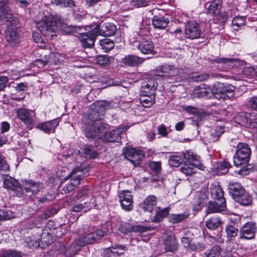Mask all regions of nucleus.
<instances>
[{
	"instance_id": "6",
	"label": "nucleus",
	"mask_w": 257,
	"mask_h": 257,
	"mask_svg": "<svg viewBox=\"0 0 257 257\" xmlns=\"http://www.w3.org/2000/svg\"><path fill=\"white\" fill-rule=\"evenodd\" d=\"M88 171L87 169L82 167L74 168L70 174L72 182H69L64 185L62 191L64 193H68L74 190L76 186L79 184L80 180L84 177V174Z\"/></svg>"
},
{
	"instance_id": "55",
	"label": "nucleus",
	"mask_w": 257,
	"mask_h": 257,
	"mask_svg": "<svg viewBox=\"0 0 257 257\" xmlns=\"http://www.w3.org/2000/svg\"><path fill=\"white\" fill-rule=\"evenodd\" d=\"M221 250V248L220 246L216 245L212 247L208 253L206 254L208 257H219Z\"/></svg>"
},
{
	"instance_id": "42",
	"label": "nucleus",
	"mask_w": 257,
	"mask_h": 257,
	"mask_svg": "<svg viewBox=\"0 0 257 257\" xmlns=\"http://www.w3.org/2000/svg\"><path fill=\"white\" fill-rule=\"evenodd\" d=\"M108 251L114 254H116L117 255H122L124 251L127 249L126 246L120 244H114L112 245L110 248H107Z\"/></svg>"
},
{
	"instance_id": "1",
	"label": "nucleus",
	"mask_w": 257,
	"mask_h": 257,
	"mask_svg": "<svg viewBox=\"0 0 257 257\" xmlns=\"http://www.w3.org/2000/svg\"><path fill=\"white\" fill-rule=\"evenodd\" d=\"M1 17L7 25L5 31L7 42L12 46H16L19 43L18 19L14 17L8 3H2L0 6Z\"/></svg>"
},
{
	"instance_id": "26",
	"label": "nucleus",
	"mask_w": 257,
	"mask_h": 257,
	"mask_svg": "<svg viewBox=\"0 0 257 257\" xmlns=\"http://www.w3.org/2000/svg\"><path fill=\"white\" fill-rule=\"evenodd\" d=\"M138 48L144 54H153L155 51L153 42L145 39H143L141 41H139Z\"/></svg>"
},
{
	"instance_id": "40",
	"label": "nucleus",
	"mask_w": 257,
	"mask_h": 257,
	"mask_svg": "<svg viewBox=\"0 0 257 257\" xmlns=\"http://www.w3.org/2000/svg\"><path fill=\"white\" fill-rule=\"evenodd\" d=\"M183 161L182 155L176 154L170 156L168 163L171 166L177 167L179 166Z\"/></svg>"
},
{
	"instance_id": "33",
	"label": "nucleus",
	"mask_w": 257,
	"mask_h": 257,
	"mask_svg": "<svg viewBox=\"0 0 257 257\" xmlns=\"http://www.w3.org/2000/svg\"><path fill=\"white\" fill-rule=\"evenodd\" d=\"M210 192L212 197L215 200H226L224 197V192L222 189L221 186L217 185H212L210 189Z\"/></svg>"
},
{
	"instance_id": "52",
	"label": "nucleus",
	"mask_w": 257,
	"mask_h": 257,
	"mask_svg": "<svg viewBox=\"0 0 257 257\" xmlns=\"http://www.w3.org/2000/svg\"><path fill=\"white\" fill-rule=\"evenodd\" d=\"M183 109L189 113L197 114V115L194 117V118L196 117L197 118H199L200 119H202L201 116L200 115L202 112L201 109L191 105L184 106Z\"/></svg>"
},
{
	"instance_id": "10",
	"label": "nucleus",
	"mask_w": 257,
	"mask_h": 257,
	"mask_svg": "<svg viewBox=\"0 0 257 257\" xmlns=\"http://www.w3.org/2000/svg\"><path fill=\"white\" fill-rule=\"evenodd\" d=\"M105 108L102 104L97 105L94 109L90 110L89 113L87 116L82 118V125L84 123L90 122V123L97 122L98 120L101 119L104 114Z\"/></svg>"
},
{
	"instance_id": "49",
	"label": "nucleus",
	"mask_w": 257,
	"mask_h": 257,
	"mask_svg": "<svg viewBox=\"0 0 257 257\" xmlns=\"http://www.w3.org/2000/svg\"><path fill=\"white\" fill-rule=\"evenodd\" d=\"M211 93V89L209 88L200 87L199 90H196L195 97L198 98H208Z\"/></svg>"
},
{
	"instance_id": "17",
	"label": "nucleus",
	"mask_w": 257,
	"mask_h": 257,
	"mask_svg": "<svg viewBox=\"0 0 257 257\" xmlns=\"http://www.w3.org/2000/svg\"><path fill=\"white\" fill-rule=\"evenodd\" d=\"M182 155L184 163L192 164L195 167L203 170L204 167L201 163L200 157L190 150H187Z\"/></svg>"
},
{
	"instance_id": "57",
	"label": "nucleus",
	"mask_w": 257,
	"mask_h": 257,
	"mask_svg": "<svg viewBox=\"0 0 257 257\" xmlns=\"http://www.w3.org/2000/svg\"><path fill=\"white\" fill-rule=\"evenodd\" d=\"M248 118L249 125L248 127H257V113L255 112L249 113Z\"/></svg>"
},
{
	"instance_id": "39",
	"label": "nucleus",
	"mask_w": 257,
	"mask_h": 257,
	"mask_svg": "<svg viewBox=\"0 0 257 257\" xmlns=\"http://www.w3.org/2000/svg\"><path fill=\"white\" fill-rule=\"evenodd\" d=\"M40 238L29 236L24 241V245L30 248H37L40 246Z\"/></svg>"
},
{
	"instance_id": "56",
	"label": "nucleus",
	"mask_w": 257,
	"mask_h": 257,
	"mask_svg": "<svg viewBox=\"0 0 257 257\" xmlns=\"http://www.w3.org/2000/svg\"><path fill=\"white\" fill-rule=\"evenodd\" d=\"M247 106L248 108L256 110L257 109V95L253 96L249 98L247 101Z\"/></svg>"
},
{
	"instance_id": "20",
	"label": "nucleus",
	"mask_w": 257,
	"mask_h": 257,
	"mask_svg": "<svg viewBox=\"0 0 257 257\" xmlns=\"http://www.w3.org/2000/svg\"><path fill=\"white\" fill-rule=\"evenodd\" d=\"M164 249L167 252H174L178 249L179 243L174 234L168 235L163 242Z\"/></svg>"
},
{
	"instance_id": "61",
	"label": "nucleus",
	"mask_w": 257,
	"mask_h": 257,
	"mask_svg": "<svg viewBox=\"0 0 257 257\" xmlns=\"http://www.w3.org/2000/svg\"><path fill=\"white\" fill-rule=\"evenodd\" d=\"M32 36L34 41L37 43L40 44V47H42L43 45V39L40 34L37 32H33Z\"/></svg>"
},
{
	"instance_id": "34",
	"label": "nucleus",
	"mask_w": 257,
	"mask_h": 257,
	"mask_svg": "<svg viewBox=\"0 0 257 257\" xmlns=\"http://www.w3.org/2000/svg\"><path fill=\"white\" fill-rule=\"evenodd\" d=\"M249 113H245L244 112H240L237 114L235 117V121L241 126L248 127L249 125Z\"/></svg>"
},
{
	"instance_id": "7",
	"label": "nucleus",
	"mask_w": 257,
	"mask_h": 257,
	"mask_svg": "<svg viewBox=\"0 0 257 257\" xmlns=\"http://www.w3.org/2000/svg\"><path fill=\"white\" fill-rule=\"evenodd\" d=\"M157 76H161L169 83H171L170 79L176 80L178 75V69L173 66L164 64L157 67L156 69Z\"/></svg>"
},
{
	"instance_id": "21",
	"label": "nucleus",
	"mask_w": 257,
	"mask_h": 257,
	"mask_svg": "<svg viewBox=\"0 0 257 257\" xmlns=\"http://www.w3.org/2000/svg\"><path fill=\"white\" fill-rule=\"evenodd\" d=\"M59 118H57L51 120L40 123L37 127L47 134L54 133L56 128L59 125Z\"/></svg>"
},
{
	"instance_id": "62",
	"label": "nucleus",
	"mask_w": 257,
	"mask_h": 257,
	"mask_svg": "<svg viewBox=\"0 0 257 257\" xmlns=\"http://www.w3.org/2000/svg\"><path fill=\"white\" fill-rule=\"evenodd\" d=\"M210 77V75L206 73L202 74L199 75L195 76L193 77L194 81H203L207 80Z\"/></svg>"
},
{
	"instance_id": "53",
	"label": "nucleus",
	"mask_w": 257,
	"mask_h": 257,
	"mask_svg": "<svg viewBox=\"0 0 257 257\" xmlns=\"http://www.w3.org/2000/svg\"><path fill=\"white\" fill-rule=\"evenodd\" d=\"M110 57L107 55H99L96 59V63L99 65L107 66L110 64Z\"/></svg>"
},
{
	"instance_id": "8",
	"label": "nucleus",
	"mask_w": 257,
	"mask_h": 257,
	"mask_svg": "<svg viewBox=\"0 0 257 257\" xmlns=\"http://www.w3.org/2000/svg\"><path fill=\"white\" fill-rule=\"evenodd\" d=\"M106 234V232L101 229L92 232L85 236L80 237L76 241V245L80 247L88 244H92L96 242Z\"/></svg>"
},
{
	"instance_id": "5",
	"label": "nucleus",
	"mask_w": 257,
	"mask_h": 257,
	"mask_svg": "<svg viewBox=\"0 0 257 257\" xmlns=\"http://www.w3.org/2000/svg\"><path fill=\"white\" fill-rule=\"evenodd\" d=\"M235 89L236 87L232 85L216 82L211 89V94L219 100H225L233 95Z\"/></svg>"
},
{
	"instance_id": "4",
	"label": "nucleus",
	"mask_w": 257,
	"mask_h": 257,
	"mask_svg": "<svg viewBox=\"0 0 257 257\" xmlns=\"http://www.w3.org/2000/svg\"><path fill=\"white\" fill-rule=\"evenodd\" d=\"M36 26L42 35L52 39L56 36L57 23L51 16H45L36 23Z\"/></svg>"
},
{
	"instance_id": "23",
	"label": "nucleus",
	"mask_w": 257,
	"mask_h": 257,
	"mask_svg": "<svg viewBox=\"0 0 257 257\" xmlns=\"http://www.w3.org/2000/svg\"><path fill=\"white\" fill-rule=\"evenodd\" d=\"M225 232L227 241H232L235 237L239 235V229L238 228L237 224L234 222H230L226 226Z\"/></svg>"
},
{
	"instance_id": "38",
	"label": "nucleus",
	"mask_w": 257,
	"mask_h": 257,
	"mask_svg": "<svg viewBox=\"0 0 257 257\" xmlns=\"http://www.w3.org/2000/svg\"><path fill=\"white\" fill-rule=\"evenodd\" d=\"M222 4V0H213L207 9V12L211 15H214L220 10Z\"/></svg>"
},
{
	"instance_id": "12",
	"label": "nucleus",
	"mask_w": 257,
	"mask_h": 257,
	"mask_svg": "<svg viewBox=\"0 0 257 257\" xmlns=\"http://www.w3.org/2000/svg\"><path fill=\"white\" fill-rule=\"evenodd\" d=\"M22 185L27 195L31 196L37 194L43 188V184L40 182H36L33 180H22Z\"/></svg>"
},
{
	"instance_id": "16",
	"label": "nucleus",
	"mask_w": 257,
	"mask_h": 257,
	"mask_svg": "<svg viewBox=\"0 0 257 257\" xmlns=\"http://www.w3.org/2000/svg\"><path fill=\"white\" fill-rule=\"evenodd\" d=\"M96 32L93 28L88 32L80 34L79 38L84 48H92L94 46L96 38L98 36Z\"/></svg>"
},
{
	"instance_id": "28",
	"label": "nucleus",
	"mask_w": 257,
	"mask_h": 257,
	"mask_svg": "<svg viewBox=\"0 0 257 257\" xmlns=\"http://www.w3.org/2000/svg\"><path fill=\"white\" fill-rule=\"evenodd\" d=\"M144 60L145 59L136 55H128L125 56V57L121 59V62L124 65L129 67H136L141 64Z\"/></svg>"
},
{
	"instance_id": "13",
	"label": "nucleus",
	"mask_w": 257,
	"mask_h": 257,
	"mask_svg": "<svg viewBox=\"0 0 257 257\" xmlns=\"http://www.w3.org/2000/svg\"><path fill=\"white\" fill-rule=\"evenodd\" d=\"M94 29L96 31L98 36L101 35L104 37L113 36L116 31L115 25L109 22L101 23Z\"/></svg>"
},
{
	"instance_id": "15",
	"label": "nucleus",
	"mask_w": 257,
	"mask_h": 257,
	"mask_svg": "<svg viewBox=\"0 0 257 257\" xmlns=\"http://www.w3.org/2000/svg\"><path fill=\"white\" fill-rule=\"evenodd\" d=\"M128 128L129 126L126 125L116 128L115 130L110 132L107 131L102 140L107 142H118L120 140V135L125 133Z\"/></svg>"
},
{
	"instance_id": "14",
	"label": "nucleus",
	"mask_w": 257,
	"mask_h": 257,
	"mask_svg": "<svg viewBox=\"0 0 257 257\" xmlns=\"http://www.w3.org/2000/svg\"><path fill=\"white\" fill-rule=\"evenodd\" d=\"M3 184L5 188L13 191L18 197H21L23 196V189L22 187L14 178L9 176H6L4 178Z\"/></svg>"
},
{
	"instance_id": "18",
	"label": "nucleus",
	"mask_w": 257,
	"mask_h": 257,
	"mask_svg": "<svg viewBox=\"0 0 257 257\" xmlns=\"http://www.w3.org/2000/svg\"><path fill=\"white\" fill-rule=\"evenodd\" d=\"M119 199L122 208L126 211H130L133 208V195L128 190H123L119 194Z\"/></svg>"
},
{
	"instance_id": "50",
	"label": "nucleus",
	"mask_w": 257,
	"mask_h": 257,
	"mask_svg": "<svg viewBox=\"0 0 257 257\" xmlns=\"http://www.w3.org/2000/svg\"><path fill=\"white\" fill-rule=\"evenodd\" d=\"M82 151L85 155L86 158L89 159H94L96 158L98 155L94 148L90 146H86L82 149Z\"/></svg>"
},
{
	"instance_id": "36",
	"label": "nucleus",
	"mask_w": 257,
	"mask_h": 257,
	"mask_svg": "<svg viewBox=\"0 0 257 257\" xmlns=\"http://www.w3.org/2000/svg\"><path fill=\"white\" fill-rule=\"evenodd\" d=\"M189 215V214L185 212L180 214H172L168 216V219L173 223H177L186 219Z\"/></svg>"
},
{
	"instance_id": "60",
	"label": "nucleus",
	"mask_w": 257,
	"mask_h": 257,
	"mask_svg": "<svg viewBox=\"0 0 257 257\" xmlns=\"http://www.w3.org/2000/svg\"><path fill=\"white\" fill-rule=\"evenodd\" d=\"M243 73L245 75L249 77H254L255 75L254 67H247L243 69Z\"/></svg>"
},
{
	"instance_id": "45",
	"label": "nucleus",
	"mask_w": 257,
	"mask_h": 257,
	"mask_svg": "<svg viewBox=\"0 0 257 257\" xmlns=\"http://www.w3.org/2000/svg\"><path fill=\"white\" fill-rule=\"evenodd\" d=\"M101 49L105 52H108L112 49L114 46L113 41L109 39H104L99 41Z\"/></svg>"
},
{
	"instance_id": "64",
	"label": "nucleus",
	"mask_w": 257,
	"mask_h": 257,
	"mask_svg": "<svg viewBox=\"0 0 257 257\" xmlns=\"http://www.w3.org/2000/svg\"><path fill=\"white\" fill-rule=\"evenodd\" d=\"M158 131L159 134L164 137H167L168 134L167 128L164 124H161L158 126Z\"/></svg>"
},
{
	"instance_id": "32",
	"label": "nucleus",
	"mask_w": 257,
	"mask_h": 257,
	"mask_svg": "<svg viewBox=\"0 0 257 257\" xmlns=\"http://www.w3.org/2000/svg\"><path fill=\"white\" fill-rule=\"evenodd\" d=\"M156 203L157 198L155 196H149L144 201L142 208L145 211L151 212L156 206Z\"/></svg>"
},
{
	"instance_id": "54",
	"label": "nucleus",
	"mask_w": 257,
	"mask_h": 257,
	"mask_svg": "<svg viewBox=\"0 0 257 257\" xmlns=\"http://www.w3.org/2000/svg\"><path fill=\"white\" fill-rule=\"evenodd\" d=\"M14 215V212L10 210L7 209H0V221L10 219L13 218Z\"/></svg>"
},
{
	"instance_id": "58",
	"label": "nucleus",
	"mask_w": 257,
	"mask_h": 257,
	"mask_svg": "<svg viewBox=\"0 0 257 257\" xmlns=\"http://www.w3.org/2000/svg\"><path fill=\"white\" fill-rule=\"evenodd\" d=\"M149 166L151 169L156 173L160 172L161 170V163L160 162H151Z\"/></svg>"
},
{
	"instance_id": "9",
	"label": "nucleus",
	"mask_w": 257,
	"mask_h": 257,
	"mask_svg": "<svg viewBox=\"0 0 257 257\" xmlns=\"http://www.w3.org/2000/svg\"><path fill=\"white\" fill-rule=\"evenodd\" d=\"M256 230L255 224L252 222H248L240 227L238 239L240 240L252 239L254 238Z\"/></svg>"
},
{
	"instance_id": "19",
	"label": "nucleus",
	"mask_w": 257,
	"mask_h": 257,
	"mask_svg": "<svg viewBox=\"0 0 257 257\" xmlns=\"http://www.w3.org/2000/svg\"><path fill=\"white\" fill-rule=\"evenodd\" d=\"M201 31L197 23L194 21L189 22L185 27V34L191 39H197L200 37Z\"/></svg>"
},
{
	"instance_id": "25",
	"label": "nucleus",
	"mask_w": 257,
	"mask_h": 257,
	"mask_svg": "<svg viewBox=\"0 0 257 257\" xmlns=\"http://www.w3.org/2000/svg\"><path fill=\"white\" fill-rule=\"evenodd\" d=\"M228 193L235 200L240 195L244 193V188L237 182H230L228 185Z\"/></svg>"
},
{
	"instance_id": "41",
	"label": "nucleus",
	"mask_w": 257,
	"mask_h": 257,
	"mask_svg": "<svg viewBox=\"0 0 257 257\" xmlns=\"http://www.w3.org/2000/svg\"><path fill=\"white\" fill-rule=\"evenodd\" d=\"M224 127L222 126H217L214 130L211 132L209 141L210 142H217L220 137L224 133Z\"/></svg>"
},
{
	"instance_id": "2",
	"label": "nucleus",
	"mask_w": 257,
	"mask_h": 257,
	"mask_svg": "<svg viewBox=\"0 0 257 257\" xmlns=\"http://www.w3.org/2000/svg\"><path fill=\"white\" fill-rule=\"evenodd\" d=\"M251 154L249 146L245 143H239L236 147L235 154L233 158L234 164L236 167H241L237 174L246 176L249 174L251 168L248 164Z\"/></svg>"
},
{
	"instance_id": "51",
	"label": "nucleus",
	"mask_w": 257,
	"mask_h": 257,
	"mask_svg": "<svg viewBox=\"0 0 257 257\" xmlns=\"http://www.w3.org/2000/svg\"><path fill=\"white\" fill-rule=\"evenodd\" d=\"M91 207V203L89 202H85L76 204L73 206L72 211L73 212H79L85 209L84 212H86L87 209Z\"/></svg>"
},
{
	"instance_id": "29",
	"label": "nucleus",
	"mask_w": 257,
	"mask_h": 257,
	"mask_svg": "<svg viewBox=\"0 0 257 257\" xmlns=\"http://www.w3.org/2000/svg\"><path fill=\"white\" fill-rule=\"evenodd\" d=\"M158 83L155 78H147L142 84V89L143 93L155 92L158 87Z\"/></svg>"
},
{
	"instance_id": "59",
	"label": "nucleus",
	"mask_w": 257,
	"mask_h": 257,
	"mask_svg": "<svg viewBox=\"0 0 257 257\" xmlns=\"http://www.w3.org/2000/svg\"><path fill=\"white\" fill-rule=\"evenodd\" d=\"M205 196V194L203 193H199V195L198 196L197 199L195 202V204L197 205V209H199L203 205Z\"/></svg>"
},
{
	"instance_id": "27",
	"label": "nucleus",
	"mask_w": 257,
	"mask_h": 257,
	"mask_svg": "<svg viewBox=\"0 0 257 257\" xmlns=\"http://www.w3.org/2000/svg\"><path fill=\"white\" fill-rule=\"evenodd\" d=\"M19 118L26 125H31L34 121L33 116L30 112L24 108H19L17 110Z\"/></svg>"
},
{
	"instance_id": "24",
	"label": "nucleus",
	"mask_w": 257,
	"mask_h": 257,
	"mask_svg": "<svg viewBox=\"0 0 257 257\" xmlns=\"http://www.w3.org/2000/svg\"><path fill=\"white\" fill-rule=\"evenodd\" d=\"M149 230V227L143 225H131L130 224H121L119 227V230L122 233L134 232L143 233Z\"/></svg>"
},
{
	"instance_id": "46",
	"label": "nucleus",
	"mask_w": 257,
	"mask_h": 257,
	"mask_svg": "<svg viewBox=\"0 0 257 257\" xmlns=\"http://www.w3.org/2000/svg\"><path fill=\"white\" fill-rule=\"evenodd\" d=\"M195 167V165L192 164L185 163L180 168V171L187 176L191 175L196 172Z\"/></svg>"
},
{
	"instance_id": "47",
	"label": "nucleus",
	"mask_w": 257,
	"mask_h": 257,
	"mask_svg": "<svg viewBox=\"0 0 257 257\" xmlns=\"http://www.w3.org/2000/svg\"><path fill=\"white\" fill-rule=\"evenodd\" d=\"M54 55L53 53H50L48 55H46L42 59L36 60L34 62L35 65L39 68L43 67L48 63L51 57Z\"/></svg>"
},
{
	"instance_id": "22",
	"label": "nucleus",
	"mask_w": 257,
	"mask_h": 257,
	"mask_svg": "<svg viewBox=\"0 0 257 257\" xmlns=\"http://www.w3.org/2000/svg\"><path fill=\"white\" fill-rule=\"evenodd\" d=\"M226 208V200H216L214 201H209L208 203L206 213L207 214L219 212L224 210Z\"/></svg>"
},
{
	"instance_id": "43",
	"label": "nucleus",
	"mask_w": 257,
	"mask_h": 257,
	"mask_svg": "<svg viewBox=\"0 0 257 257\" xmlns=\"http://www.w3.org/2000/svg\"><path fill=\"white\" fill-rule=\"evenodd\" d=\"M51 3L61 8H72L75 6V2L73 0H53Z\"/></svg>"
},
{
	"instance_id": "37",
	"label": "nucleus",
	"mask_w": 257,
	"mask_h": 257,
	"mask_svg": "<svg viewBox=\"0 0 257 257\" xmlns=\"http://www.w3.org/2000/svg\"><path fill=\"white\" fill-rule=\"evenodd\" d=\"M206 227L210 230L216 229L222 223V222L218 217H213L205 221Z\"/></svg>"
},
{
	"instance_id": "3",
	"label": "nucleus",
	"mask_w": 257,
	"mask_h": 257,
	"mask_svg": "<svg viewBox=\"0 0 257 257\" xmlns=\"http://www.w3.org/2000/svg\"><path fill=\"white\" fill-rule=\"evenodd\" d=\"M82 127L87 138L102 140L110 126L102 121L94 123L88 122L82 125Z\"/></svg>"
},
{
	"instance_id": "63",
	"label": "nucleus",
	"mask_w": 257,
	"mask_h": 257,
	"mask_svg": "<svg viewBox=\"0 0 257 257\" xmlns=\"http://www.w3.org/2000/svg\"><path fill=\"white\" fill-rule=\"evenodd\" d=\"M2 257H22L19 252L16 251L10 250L4 253Z\"/></svg>"
},
{
	"instance_id": "35",
	"label": "nucleus",
	"mask_w": 257,
	"mask_h": 257,
	"mask_svg": "<svg viewBox=\"0 0 257 257\" xmlns=\"http://www.w3.org/2000/svg\"><path fill=\"white\" fill-rule=\"evenodd\" d=\"M234 200L242 206H248L251 204L252 198L248 193H245L244 190V193L240 195Z\"/></svg>"
},
{
	"instance_id": "11",
	"label": "nucleus",
	"mask_w": 257,
	"mask_h": 257,
	"mask_svg": "<svg viewBox=\"0 0 257 257\" xmlns=\"http://www.w3.org/2000/svg\"><path fill=\"white\" fill-rule=\"evenodd\" d=\"M124 157L130 161L134 166L140 165L145 155L140 150H136L134 148H126L124 152Z\"/></svg>"
},
{
	"instance_id": "44",
	"label": "nucleus",
	"mask_w": 257,
	"mask_h": 257,
	"mask_svg": "<svg viewBox=\"0 0 257 257\" xmlns=\"http://www.w3.org/2000/svg\"><path fill=\"white\" fill-rule=\"evenodd\" d=\"M213 61L217 63H223L232 67L237 65L239 62L238 59L232 58H217Z\"/></svg>"
},
{
	"instance_id": "30",
	"label": "nucleus",
	"mask_w": 257,
	"mask_h": 257,
	"mask_svg": "<svg viewBox=\"0 0 257 257\" xmlns=\"http://www.w3.org/2000/svg\"><path fill=\"white\" fill-rule=\"evenodd\" d=\"M139 100L144 107H150L155 103V93H143L140 95Z\"/></svg>"
},
{
	"instance_id": "48",
	"label": "nucleus",
	"mask_w": 257,
	"mask_h": 257,
	"mask_svg": "<svg viewBox=\"0 0 257 257\" xmlns=\"http://www.w3.org/2000/svg\"><path fill=\"white\" fill-rule=\"evenodd\" d=\"M169 208L167 207L158 211L152 220L154 222H159L169 214Z\"/></svg>"
},
{
	"instance_id": "31",
	"label": "nucleus",
	"mask_w": 257,
	"mask_h": 257,
	"mask_svg": "<svg viewBox=\"0 0 257 257\" xmlns=\"http://www.w3.org/2000/svg\"><path fill=\"white\" fill-rule=\"evenodd\" d=\"M152 23L155 28L164 29L168 25L169 20L164 17H159L157 16H154L152 19Z\"/></svg>"
}]
</instances>
